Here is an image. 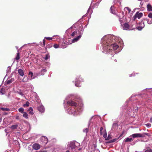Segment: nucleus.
Listing matches in <instances>:
<instances>
[{"label":"nucleus","instance_id":"obj_1","mask_svg":"<svg viewBox=\"0 0 152 152\" xmlns=\"http://www.w3.org/2000/svg\"><path fill=\"white\" fill-rule=\"evenodd\" d=\"M101 40L104 51L107 54L111 53L113 50H115L118 48V45L114 43V41L111 37L110 38L104 36Z\"/></svg>","mask_w":152,"mask_h":152},{"label":"nucleus","instance_id":"obj_2","mask_svg":"<svg viewBox=\"0 0 152 152\" xmlns=\"http://www.w3.org/2000/svg\"><path fill=\"white\" fill-rule=\"evenodd\" d=\"M68 104L69 105L72 106H74L75 110V113L74 114L77 115V111H80V109L81 108V107L79 105L77 104L76 102H75L72 101H68L67 102Z\"/></svg>","mask_w":152,"mask_h":152},{"label":"nucleus","instance_id":"obj_3","mask_svg":"<svg viewBox=\"0 0 152 152\" xmlns=\"http://www.w3.org/2000/svg\"><path fill=\"white\" fill-rule=\"evenodd\" d=\"M145 135H147L148 136H150V134L149 133H143L142 134H132L131 136L133 137V138H135L136 137H145Z\"/></svg>","mask_w":152,"mask_h":152},{"label":"nucleus","instance_id":"obj_4","mask_svg":"<svg viewBox=\"0 0 152 152\" xmlns=\"http://www.w3.org/2000/svg\"><path fill=\"white\" fill-rule=\"evenodd\" d=\"M143 15L142 13L141 12L139 13L138 12H137L134 16L133 17V20H135L137 18L138 19H140Z\"/></svg>","mask_w":152,"mask_h":152},{"label":"nucleus","instance_id":"obj_5","mask_svg":"<svg viewBox=\"0 0 152 152\" xmlns=\"http://www.w3.org/2000/svg\"><path fill=\"white\" fill-rule=\"evenodd\" d=\"M40 141L43 144H46L48 142L47 137L44 136H42L40 138Z\"/></svg>","mask_w":152,"mask_h":152},{"label":"nucleus","instance_id":"obj_6","mask_svg":"<svg viewBox=\"0 0 152 152\" xmlns=\"http://www.w3.org/2000/svg\"><path fill=\"white\" fill-rule=\"evenodd\" d=\"M123 28L124 30H130V27L129 24L126 23L123 24Z\"/></svg>","mask_w":152,"mask_h":152},{"label":"nucleus","instance_id":"obj_7","mask_svg":"<svg viewBox=\"0 0 152 152\" xmlns=\"http://www.w3.org/2000/svg\"><path fill=\"white\" fill-rule=\"evenodd\" d=\"M32 147L33 149L36 150L39 149L40 147V145L37 143L34 144Z\"/></svg>","mask_w":152,"mask_h":152},{"label":"nucleus","instance_id":"obj_8","mask_svg":"<svg viewBox=\"0 0 152 152\" xmlns=\"http://www.w3.org/2000/svg\"><path fill=\"white\" fill-rule=\"evenodd\" d=\"M79 81H83V79H82L81 77H77L76 78V83H75V86H78L77 85V83H79Z\"/></svg>","mask_w":152,"mask_h":152},{"label":"nucleus","instance_id":"obj_9","mask_svg":"<svg viewBox=\"0 0 152 152\" xmlns=\"http://www.w3.org/2000/svg\"><path fill=\"white\" fill-rule=\"evenodd\" d=\"M38 110L40 112H43L45 110V109L43 106L42 105H40L38 107Z\"/></svg>","mask_w":152,"mask_h":152},{"label":"nucleus","instance_id":"obj_10","mask_svg":"<svg viewBox=\"0 0 152 152\" xmlns=\"http://www.w3.org/2000/svg\"><path fill=\"white\" fill-rule=\"evenodd\" d=\"M69 147L72 149H74L76 147V146L75 145V143L74 142H71L69 145Z\"/></svg>","mask_w":152,"mask_h":152},{"label":"nucleus","instance_id":"obj_11","mask_svg":"<svg viewBox=\"0 0 152 152\" xmlns=\"http://www.w3.org/2000/svg\"><path fill=\"white\" fill-rule=\"evenodd\" d=\"M18 72L19 74L21 76H23L24 75V71L21 69H18Z\"/></svg>","mask_w":152,"mask_h":152},{"label":"nucleus","instance_id":"obj_12","mask_svg":"<svg viewBox=\"0 0 152 152\" xmlns=\"http://www.w3.org/2000/svg\"><path fill=\"white\" fill-rule=\"evenodd\" d=\"M81 37V35H79V36H78L77 37L74 38L72 40V42L74 43V42H77Z\"/></svg>","mask_w":152,"mask_h":152},{"label":"nucleus","instance_id":"obj_13","mask_svg":"<svg viewBox=\"0 0 152 152\" xmlns=\"http://www.w3.org/2000/svg\"><path fill=\"white\" fill-rule=\"evenodd\" d=\"M110 11L111 13L115 14V10H114V7L113 6H112L110 8Z\"/></svg>","mask_w":152,"mask_h":152},{"label":"nucleus","instance_id":"obj_14","mask_svg":"<svg viewBox=\"0 0 152 152\" xmlns=\"http://www.w3.org/2000/svg\"><path fill=\"white\" fill-rule=\"evenodd\" d=\"M14 81V79L12 78L11 79L7 80L6 82V85L12 83Z\"/></svg>","mask_w":152,"mask_h":152},{"label":"nucleus","instance_id":"obj_15","mask_svg":"<svg viewBox=\"0 0 152 152\" xmlns=\"http://www.w3.org/2000/svg\"><path fill=\"white\" fill-rule=\"evenodd\" d=\"M147 8L148 11H152V7L150 4H148L147 5Z\"/></svg>","mask_w":152,"mask_h":152},{"label":"nucleus","instance_id":"obj_16","mask_svg":"<svg viewBox=\"0 0 152 152\" xmlns=\"http://www.w3.org/2000/svg\"><path fill=\"white\" fill-rule=\"evenodd\" d=\"M18 127V125H12L11 126L10 128L11 129L14 130L16 129Z\"/></svg>","mask_w":152,"mask_h":152},{"label":"nucleus","instance_id":"obj_17","mask_svg":"<svg viewBox=\"0 0 152 152\" xmlns=\"http://www.w3.org/2000/svg\"><path fill=\"white\" fill-rule=\"evenodd\" d=\"M0 109L3 111H9L10 110V109L7 108L1 107L0 108Z\"/></svg>","mask_w":152,"mask_h":152},{"label":"nucleus","instance_id":"obj_18","mask_svg":"<svg viewBox=\"0 0 152 152\" xmlns=\"http://www.w3.org/2000/svg\"><path fill=\"white\" fill-rule=\"evenodd\" d=\"M28 78L27 76H24V77L22 80V81L23 82H26L28 81Z\"/></svg>","mask_w":152,"mask_h":152},{"label":"nucleus","instance_id":"obj_19","mask_svg":"<svg viewBox=\"0 0 152 152\" xmlns=\"http://www.w3.org/2000/svg\"><path fill=\"white\" fill-rule=\"evenodd\" d=\"M148 19H145L143 20H142V22L143 23V24H144V26L145 24H146L148 22Z\"/></svg>","mask_w":152,"mask_h":152},{"label":"nucleus","instance_id":"obj_20","mask_svg":"<svg viewBox=\"0 0 152 152\" xmlns=\"http://www.w3.org/2000/svg\"><path fill=\"white\" fill-rule=\"evenodd\" d=\"M133 141V140L132 138H129V137H127L126 138L125 140V141L126 142H130Z\"/></svg>","mask_w":152,"mask_h":152},{"label":"nucleus","instance_id":"obj_21","mask_svg":"<svg viewBox=\"0 0 152 152\" xmlns=\"http://www.w3.org/2000/svg\"><path fill=\"white\" fill-rule=\"evenodd\" d=\"M15 58L17 61L19 60L20 59V53L19 52H18L17 53L16 56Z\"/></svg>","mask_w":152,"mask_h":152},{"label":"nucleus","instance_id":"obj_22","mask_svg":"<svg viewBox=\"0 0 152 152\" xmlns=\"http://www.w3.org/2000/svg\"><path fill=\"white\" fill-rule=\"evenodd\" d=\"M29 103L27 101L26 102V104H24L23 105V107H28L29 106Z\"/></svg>","mask_w":152,"mask_h":152},{"label":"nucleus","instance_id":"obj_23","mask_svg":"<svg viewBox=\"0 0 152 152\" xmlns=\"http://www.w3.org/2000/svg\"><path fill=\"white\" fill-rule=\"evenodd\" d=\"M53 45L51 44H50L46 46L45 49H46L47 48H50L52 47Z\"/></svg>","mask_w":152,"mask_h":152},{"label":"nucleus","instance_id":"obj_24","mask_svg":"<svg viewBox=\"0 0 152 152\" xmlns=\"http://www.w3.org/2000/svg\"><path fill=\"white\" fill-rule=\"evenodd\" d=\"M23 114V117L25 118H28V114L26 112H24Z\"/></svg>","mask_w":152,"mask_h":152},{"label":"nucleus","instance_id":"obj_25","mask_svg":"<svg viewBox=\"0 0 152 152\" xmlns=\"http://www.w3.org/2000/svg\"><path fill=\"white\" fill-rule=\"evenodd\" d=\"M24 109L22 107H21L18 109L19 111L21 113H24Z\"/></svg>","mask_w":152,"mask_h":152},{"label":"nucleus","instance_id":"obj_26","mask_svg":"<svg viewBox=\"0 0 152 152\" xmlns=\"http://www.w3.org/2000/svg\"><path fill=\"white\" fill-rule=\"evenodd\" d=\"M46 70L45 69H42V70H41V72H43V73H39V75H44V73L45 72H46Z\"/></svg>","mask_w":152,"mask_h":152},{"label":"nucleus","instance_id":"obj_27","mask_svg":"<svg viewBox=\"0 0 152 152\" xmlns=\"http://www.w3.org/2000/svg\"><path fill=\"white\" fill-rule=\"evenodd\" d=\"M113 128L118 127V125L117 123H114L113 124Z\"/></svg>","mask_w":152,"mask_h":152},{"label":"nucleus","instance_id":"obj_28","mask_svg":"<svg viewBox=\"0 0 152 152\" xmlns=\"http://www.w3.org/2000/svg\"><path fill=\"white\" fill-rule=\"evenodd\" d=\"M88 129L86 128L83 130V132H84L86 133L87 134L88 132Z\"/></svg>","mask_w":152,"mask_h":152},{"label":"nucleus","instance_id":"obj_29","mask_svg":"<svg viewBox=\"0 0 152 152\" xmlns=\"http://www.w3.org/2000/svg\"><path fill=\"white\" fill-rule=\"evenodd\" d=\"M144 152H152V149H150L149 148L145 150Z\"/></svg>","mask_w":152,"mask_h":152},{"label":"nucleus","instance_id":"obj_30","mask_svg":"<svg viewBox=\"0 0 152 152\" xmlns=\"http://www.w3.org/2000/svg\"><path fill=\"white\" fill-rule=\"evenodd\" d=\"M28 76L29 77L31 78L33 76V73L31 72H29L28 73Z\"/></svg>","mask_w":152,"mask_h":152},{"label":"nucleus","instance_id":"obj_31","mask_svg":"<svg viewBox=\"0 0 152 152\" xmlns=\"http://www.w3.org/2000/svg\"><path fill=\"white\" fill-rule=\"evenodd\" d=\"M103 129V128L102 127H100V133L101 135H102V131Z\"/></svg>","mask_w":152,"mask_h":152},{"label":"nucleus","instance_id":"obj_32","mask_svg":"<svg viewBox=\"0 0 152 152\" xmlns=\"http://www.w3.org/2000/svg\"><path fill=\"white\" fill-rule=\"evenodd\" d=\"M59 45L57 44H55L54 45V47L55 48H58L59 47Z\"/></svg>","mask_w":152,"mask_h":152},{"label":"nucleus","instance_id":"obj_33","mask_svg":"<svg viewBox=\"0 0 152 152\" xmlns=\"http://www.w3.org/2000/svg\"><path fill=\"white\" fill-rule=\"evenodd\" d=\"M105 133L104 134H103V137L104 138H106L107 137V134L106 132V130H105Z\"/></svg>","mask_w":152,"mask_h":152},{"label":"nucleus","instance_id":"obj_34","mask_svg":"<svg viewBox=\"0 0 152 152\" xmlns=\"http://www.w3.org/2000/svg\"><path fill=\"white\" fill-rule=\"evenodd\" d=\"M77 33V32L76 31H74V32H73L71 34V36H74V35H75V33Z\"/></svg>","mask_w":152,"mask_h":152},{"label":"nucleus","instance_id":"obj_35","mask_svg":"<svg viewBox=\"0 0 152 152\" xmlns=\"http://www.w3.org/2000/svg\"><path fill=\"white\" fill-rule=\"evenodd\" d=\"M125 9H126L127 10H128L129 12H130L131 11V10L128 7H126L125 8Z\"/></svg>","mask_w":152,"mask_h":152},{"label":"nucleus","instance_id":"obj_36","mask_svg":"<svg viewBox=\"0 0 152 152\" xmlns=\"http://www.w3.org/2000/svg\"><path fill=\"white\" fill-rule=\"evenodd\" d=\"M137 29L139 30H141L143 28V27L138 26L137 27Z\"/></svg>","mask_w":152,"mask_h":152},{"label":"nucleus","instance_id":"obj_37","mask_svg":"<svg viewBox=\"0 0 152 152\" xmlns=\"http://www.w3.org/2000/svg\"><path fill=\"white\" fill-rule=\"evenodd\" d=\"M148 23H147L148 24H151L152 23V22L151 20H149L148 19Z\"/></svg>","mask_w":152,"mask_h":152},{"label":"nucleus","instance_id":"obj_38","mask_svg":"<svg viewBox=\"0 0 152 152\" xmlns=\"http://www.w3.org/2000/svg\"><path fill=\"white\" fill-rule=\"evenodd\" d=\"M148 16L150 18H152V13H149L148 15Z\"/></svg>","mask_w":152,"mask_h":152},{"label":"nucleus","instance_id":"obj_39","mask_svg":"<svg viewBox=\"0 0 152 152\" xmlns=\"http://www.w3.org/2000/svg\"><path fill=\"white\" fill-rule=\"evenodd\" d=\"M18 94H19L20 95H21V96H23V92H22L21 91H18Z\"/></svg>","mask_w":152,"mask_h":152},{"label":"nucleus","instance_id":"obj_40","mask_svg":"<svg viewBox=\"0 0 152 152\" xmlns=\"http://www.w3.org/2000/svg\"><path fill=\"white\" fill-rule=\"evenodd\" d=\"M45 38L48 40H51L52 39V38L50 37H45Z\"/></svg>","mask_w":152,"mask_h":152},{"label":"nucleus","instance_id":"obj_41","mask_svg":"<svg viewBox=\"0 0 152 152\" xmlns=\"http://www.w3.org/2000/svg\"><path fill=\"white\" fill-rule=\"evenodd\" d=\"M118 139V138H115V139H113V140H112V141H113V142L116 141Z\"/></svg>","mask_w":152,"mask_h":152},{"label":"nucleus","instance_id":"obj_42","mask_svg":"<svg viewBox=\"0 0 152 152\" xmlns=\"http://www.w3.org/2000/svg\"><path fill=\"white\" fill-rule=\"evenodd\" d=\"M48 58V55H46L45 56V60H47Z\"/></svg>","mask_w":152,"mask_h":152},{"label":"nucleus","instance_id":"obj_43","mask_svg":"<svg viewBox=\"0 0 152 152\" xmlns=\"http://www.w3.org/2000/svg\"><path fill=\"white\" fill-rule=\"evenodd\" d=\"M33 111H29V114H31V115H33L34 114Z\"/></svg>","mask_w":152,"mask_h":152},{"label":"nucleus","instance_id":"obj_44","mask_svg":"<svg viewBox=\"0 0 152 152\" xmlns=\"http://www.w3.org/2000/svg\"><path fill=\"white\" fill-rule=\"evenodd\" d=\"M33 111V109L32 107H30L29 108L28 110V111Z\"/></svg>","mask_w":152,"mask_h":152},{"label":"nucleus","instance_id":"obj_45","mask_svg":"<svg viewBox=\"0 0 152 152\" xmlns=\"http://www.w3.org/2000/svg\"><path fill=\"white\" fill-rule=\"evenodd\" d=\"M15 118L16 119L19 120L20 119V117L19 116L16 115L15 117Z\"/></svg>","mask_w":152,"mask_h":152},{"label":"nucleus","instance_id":"obj_46","mask_svg":"<svg viewBox=\"0 0 152 152\" xmlns=\"http://www.w3.org/2000/svg\"><path fill=\"white\" fill-rule=\"evenodd\" d=\"M146 126L148 127H151V124H146Z\"/></svg>","mask_w":152,"mask_h":152},{"label":"nucleus","instance_id":"obj_47","mask_svg":"<svg viewBox=\"0 0 152 152\" xmlns=\"http://www.w3.org/2000/svg\"><path fill=\"white\" fill-rule=\"evenodd\" d=\"M113 142L112 141V140H110V141H109L107 142V143H113Z\"/></svg>","mask_w":152,"mask_h":152},{"label":"nucleus","instance_id":"obj_48","mask_svg":"<svg viewBox=\"0 0 152 152\" xmlns=\"http://www.w3.org/2000/svg\"><path fill=\"white\" fill-rule=\"evenodd\" d=\"M43 44L44 46H45V40L44 39L43 40Z\"/></svg>","mask_w":152,"mask_h":152},{"label":"nucleus","instance_id":"obj_49","mask_svg":"<svg viewBox=\"0 0 152 152\" xmlns=\"http://www.w3.org/2000/svg\"><path fill=\"white\" fill-rule=\"evenodd\" d=\"M111 138V137H110V135L109 134V135H108V136L107 139L109 140Z\"/></svg>","mask_w":152,"mask_h":152},{"label":"nucleus","instance_id":"obj_50","mask_svg":"<svg viewBox=\"0 0 152 152\" xmlns=\"http://www.w3.org/2000/svg\"><path fill=\"white\" fill-rule=\"evenodd\" d=\"M124 132H122V134H121V135H120V136H119V137H122V135H123V134H124Z\"/></svg>","mask_w":152,"mask_h":152},{"label":"nucleus","instance_id":"obj_51","mask_svg":"<svg viewBox=\"0 0 152 152\" xmlns=\"http://www.w3.org/2000/svg\"><path fill=\"white\" fill-rule=\"evenodd\" d=\"M150 122L152 123V118H150Z\"/></svg>","mask_w":152,"mask_h":152},{"label":"nucleus","instance_id":"obj_52","mask_svg":"<svg viewBox=\"0 0 152 152\" xmlns=\"http://www.w3.org/2000/svg\"><path fill=\"white\" fill-rule=\"evenodd\" d=\"M39 152H47V151H39Z\"/></svg>","mask_w":152,"mask_h":152},{"label":"nucleus","instance_id":"obj_53","mask_svg":"<svg viewBox=\"0 0 152 152\" xmlns=\"http://www.w3.org/2000/svg\"><path fill=\"white\" fill-rule=\"evenodd\" d=\"M114 61L115 62L117 61V60L115 59Z\"/></svg>","mask_w":152,"mask_h":152},{"label":"nucleus","instance_id":"obj_54","mask_svg":"<svg viewBox=\"0 0 152 152\" xmlns=\"http://www.w3.org/2000/svg\"><path fill=\"white\" fill-rule=\"evenodd\" d=\"M66 152H69V151L67 150V151H66Z\"/></svg>","mask_w":152,"mask_h":152},{"label":"nucleus","instance_id":"obj_55","mask_svg":"<svg viewBox=\"0 0 152 152\" xmlns=\"http://www.w3.org/2000/svg\"><path fill=\"white\" fill-rule=\"evenodd\" d=\"M81 149V148H79V149H78V150H79V151H80Z\"/></svg>","mask_w":152,"mask_h":152},{"label":"nucleus","instance_id":"obj_56","mask_svg":"<svg viewBox=\"0 0 152 152\" xmlns=\"http://www.w3.org/2000/svg\"><path fill=\"white\" fill-rule=\"evenodd\" d=\"M114 55H113V56H112V57H113V58L114 57Z\"/></svg>","mask_w":152,"mask_h":152},{"label":"nucleus","instance_id":"obj_57","mask_svg":"<svg viewBox=\"0 0 152 152\" xmlns=\"http://www.w3.org/2000/svg\"><path fill=\"white\" fill-rule=\"evenodd\" d=\"M138 1H141L142 0H138Z\"/></svg>","mask_w":152,"mask_h":152}]
</instances>
